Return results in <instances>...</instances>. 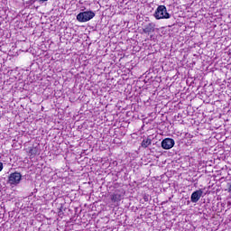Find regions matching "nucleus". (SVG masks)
Here are the masks:
<instances>
[{
	"instance_id": "nucleus-1",
	"label": "nucleus",
	"mask_w": 231,
	"mask_h": 231,
	"mask_svg": "<svg viewBox=\"0 0 231 231\" xmlns=\"http://www.w3.org/2000/svg\"><path fill=\"white\" fill-rule=\"evenodd\" d=\"M154 17L157 21H160V19H171V14L167 13L165 5H159L154 13Z\"/></svg>"
},
{
	"instance_id": "nucleus-2",
	"label": "nucleus",
	"mask_w": 231,
	"mask_h": 231,
	"mask_svg": "<svg viewBox=\"0 0 231 231\" xmlns=\"http://www.w3.org/2000/svg\"><path fill=\"white\" fill-rule=\"evenodd\" d=\"M93 17H95V12L85 11V12L79 13L77 15V21H79V23H88V21H91Z\"/></svg>"
},
{
	"instance_id": "nucleus-3",
	"label": "nucleus",
	"mask_w": 231,
	"mask_h": 231,
	"mask_svg": "<svg viewBox=\"0 0 231 231\" xmlns=\"http://www.w3.org/2000/svg\"><path fill=\"white\" fill-rule=\"evenodd\" d=\"M156 32V23H142V35H151V33H154Z\"/></svg>"
},
{
	"instance_id": "nucleus-4",
	"label": "nucleus",
	"mask_w": 231,
	"mask_h": 231,
	"mask_svg": "<svg viewBox=\"0 0 231 231\" xmlns=\"http://www.w3.org/2000/svg\"><path fill=\"white\" fill-rule=\"evenodd\" d=\"M22 178L23 176L19 172H13L8 177V183L11 185H19V183H21Z\"/></svg>"
},
{
	"instance_id": "nucleus-5",
	"label": "nucleus",
	"mask_w": 231,
	"mask_h": 231,
	"mask_svg": "<svg viewBox=\"0 0 231 231\" xmlns=\"http://www.w3.org/2000/svg\"><path fill=\"white\" fill-rule=\"evenodd\" d=\"M174 144H175L174 139H171V138H165L162 142V149H166V150L172 149V147H174Z\"/></svg>"
},
{
	"instance_id": "nucleus-6",
	"label": "nucleus",
	"mask_w": 231,
	"mask_h": 231,
	"mask_svg": "<svg viewBox=\"0 0 231 231\" xmlns=\"http://www.w3.org/2000/svg\"><path fill=\"white\" fill-rule=\"evenodd\" d=\"M203 196V189H198L191 194L190 201L191 203H198Z\"/></svg>"
},
{
	"instance_id": "nucleus-7",
	"label": "nucleus",
	"mask_w": 231,
	"mask_h": 231,
	"mask_svg": "<svg viewBox=\"0 0 231 231\" xmlns=\"http://www.w3.org/2000/svg\"><path fill=\"white\" fill-rule=\"evenodd\" d=\"M111 201L113 203H118L119 201H122V195L120 193H116L111 196Z\"/></svg>"
},
{
	"instance_id": "nucleus-8",
	"label": "nucleus",
	"mask_w": 231,
	"mask_h": 231,
	"mask_svg": "<svg viewBox=\"0 0 231 231\" xmlns=\"http://www.w3.org/2000/svg\"><path fill=\"white\" fill-rule=\"evenodd\" d=\"M152 143V140L147 138V139H143L142 142V147H143L144 149H147V147L149 145H151Z\"/></svg>"
},
{
	"instance_id": "nucleus-9",
	"label": "nucleus",
	"mask_w": 231,
	"mask_h": 231,
	"mask_svg": "<svg viewBox=\"0 0 231 231\" xmlns=\"http://www.w3.org/2000/svg\"><path fill=\"white\" fill-rule=\"evenodd\" d=\"M36 1H39V3H46V1L48 0H32L33 3H35Z\"/></svg>"
},
{
	"instance_id": "nucleus-10",
	"label": "nucleus",
	"mask_w": 231,
	"mask_h": 231,
	"mask_svg": "<svg viewBox=\"0 0 231 231\" xmlns=\"http://www.w3.org/2000/svg\"><path fill=\"white\" fill-rule=\"evenodd\" d=\"M3 171V162H0V172Z\"/></svg>"
}]
</instances>
